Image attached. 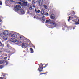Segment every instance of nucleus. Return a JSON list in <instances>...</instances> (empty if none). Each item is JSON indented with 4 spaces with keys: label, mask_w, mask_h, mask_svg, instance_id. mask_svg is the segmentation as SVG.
Segmentation results:
<instances>
[{
    "label": "nucleus",
    "mask_w": 79,
    "mask_h": 79,
    "mask_svg": "<svg viewBox=\"0 0 79 79\" xmlns=\"http://www.w3.org/2000/svg\"><path fill=\"white\" fill-rule=\"evenodd\" d=\"M5 63V61L3 60H0V64H4Z\"/></svg>",
    "instance_id": "nucleus-17"
},
{
    "label": "nucleus",
    "mask_w": 79,
    "mask_h": 79,
    "mask_svg": "<svg viewBox=\"0 0 79 79\" xmlns=\"http://www.w3.org/2000/svg\"><path fill=\"white\" fill-rule=\"evenodd\" d=\"M43 6L44 7L45 9H47V5L45 4L43 5Z\"/></svg>",
    "instance_id": "nucleus-24"
},
{
    "label": "nucleus",
    "mask_w": 79,
    "mask_h": 79,
    "mask_svg": "<svg viewBox=\"0 0 79 79\" xmlns=\"http://www.w3.org/2000/svg\"><path fill=\"white\" fill-rule=\"evenodd\" d=\"M7 47L9 49H10V50H14V48L11 47L10 44H7Z\"/></svg>",
    "instance_id": "nucleus-5"
},
{
    "label": "nucleus",
    "mask_w": 79,
    "mask_h": 79,
    "mask_svg": "<svg viewBox=\"0 0 79 79\" xmlns=\"http://www.w3.org/2000/svg\"><path fill=\"white\" fill-rule=\"evenodd\" d=\"M33 8H35V6H34V5H33Z\"/></svg>",
    "instance_id": "nucleus-38"
},
{
    "label": "nucleus",
    "mask_w": 79,
    "mask_h": 79,
    "mask_svg": "<svg viewBox=\"0 0 79 79\" xmlns=\"http://www.w3.org/2000/svg\"><path fill=\"white\" fill-rule=\"evenodd\" d=\"M47 73V72H46V73H40V75H42V74H46Z\"/></svg>",
    "instance_id": "nucleus-23"
},
{
    "label": "nucleus",
    "mask_w": 79,
    "mask_h": 79,
    "mask_svg": "<svg viewBox=\"0 0 79 79\" xmlns=\"http://www.w3.org/2000/svg\"><path fill=\"white\" fill-rule=\"evenodd\" d=\"M20 12H21V14H24V11L23 9H20L19 10Z\"/></svg>",
    "instance_id": "nucleus-14"
},
{
    "label": "nucleus",
    "mask_w": 79,
    "mask_h": 79,
    "mask_svg": "<svg viewBox=\"0 0 79 79\" xmlns=\"http://www.w3.org/2000/svg\"><path fill=\"white\" fill-rule=\"evenodd\" d=\"M34 18H35V16H34Z\"/></svg>",
    "instance_id": "nucleus-43"
},
{
    "label": "nucleus",
    "mask_w": 79,
    "mask_h": 79,
    "mask_svg": "<svg viewBox=\"0 0 79 79\" xmlns=\"http://www.w3.org/2000/svg\"><path fill=\"white\" fill-rule=\"evenodd\" d=\"M11 37L14 38V39H17L18 38V35L16 33L13 34L11 35Z\"/></svg>",
    "instance_id": "nucleus-4"
},
{
    "label": "nucleus",
    "mask_w": 79,
    "mask_h": 79,
    "mask_svg": "<svg viewBox=\"0 0 79 79\" xmlns=\"http://www.w3.org/2000/svg\"><path fill=\"white\" fill-rule=\"evenodd\" d=\"M39 67H40V68H43V64L42 63H41L39 65Z\"/></svg>",
    "instance_id": "nucleus-21"
},
{
    "label": "nucleus",
    "mask_w": 79,
    "mask_h": 79,
    "mask_svg": "<svg viewBox=\"0 0 79 79\" xmlns=\"http://www.w3.org/2000/svg\"><path fill=\"white\" fill-rule=\"evenodd\" d=\"M47 66H48V64H46L44 67H39L38 69V71H39L40 72H41L43 69V68H46V67H47Z\"/></svg>",
    "instance_id": "nucleus-2"
},
{
    "label": "nucleus",
    "mask_w": 79,
    "mask_h": 79,
    "mask_svg": "<svg viewBox=\"0 0 79 79\" xmlns=\"http://www.w3.org/2000/svg\"><path fill=\"white\" fill-rule=\"evenodd\" d=\"M3 68V65H0V68L2 69Z\"/></svg>",
    "instance_id": "nucleus-27"
},
{
    "label": "nucleus",
    "mask_w": 79,
    "mask_h": 79,
    "mask_svg": "<svg viewBox=\"0 0 79 79\" xmlns=\"http://www.w3.org/2000/svg\"><path fill=\"white\" fill-rule=\"evenodd\" d=\"M75 29V28L74 27L73 29Z\"/></svg>",
    "instance_id": "nucleus-45"
},
{
    "label": "nucleus",
    "mask_w": 79,
    "mask_h": 79,
    "mask_svg": "<svg viewBox=\"0 0 79 79\" xmlns=\"http://www.w3.org/2000/svg\"><path fill=\"white\" fill-rule=\"evenodd\" d=\"M30 51L31 52V53H32L34 52V51H33V49H32V48H30Z\"/></svg>",
    "instance_id": "nucleus-22"
},
{
    "label": "nucleus",
    "mask_w": 79,
    "mask_h": 79,
    "mask_svg": "<svg viewBox=\"0 0 79 79\" xmlns=\"http://www.w3.org/2000/svg\"><path fill=\"white\" fill-rule=\"evenodd\" d=\"M75 24H79V22H75Z\"/></svg>",
    "instance_id": "nucleus-29"
},
{
    "label": "nucleus",
    "mask_w": 79,
    "mask_h": 79,
    "mask_svg": "<svg viewBox=\"0 0 79 79\" xmlns=\"http://www.w3.org/2000/svg\"><path fill=\"white\" fill-rule=\"evenodd\" d=\"M21 8V5H16L15 6L14 8V10L15 11H18L19 10H20Z\"/></svg>",
    "instance_id": "nucleus-1"
},
{
    "label": "nucleus",
    "mask_w": 79,
    "mask_h": 79,
    "mask_svg": "<svg viewBox=\"0 0 79 79\" xmlns=\"http://www.w3.org/2000/svg\"><path fill=\"white\" fill-rule=\"evenodd\" d=\"M11 41L12 42H16V38H11Z\"/></svg>",
    "instance_id": "nucleus-10"
},
{
    "label": "nucleus",
    "mask_w": 79,
    "mask_h": 79,
    "mask_svg": "<svg viewBox=\"0 0 79 79\" xmlns=\"http://www.w3.org/2000/svg\"><path fill=\"white\" fill-rule=\"evenodd\" d=\"M51 21V20L50 19H49L48 20H46V21L45 22L46 23H50Z\"/></svg>",
    "instance_id": "nucleus-18"
},
{
    "label": "nucleus",
    "mask_w": 79,
    "mask_h": 79,
    "mask_svg": "<svg viewBox=\"0 0 79 79\" xmlns=\"http://www.w3.org/2000/svg\"><path fill=\"white\" fill-rule=\"evenodd\" d=\"M38 3L40 6H42L43 5V0H39Z\"/></svg>",
    "instance_id": "nucleus-7"
},
{
    "label": "nucleus",
    "mask_w": 79,
    "mask_h": 79,
    "mask_svg": "<svg viewBox=\"0 0 79 79\" xmlns=\"http://www.w3.org/2000/svg\"><path fill=\"white\" fill-rule=\"evenodd\" d=\"M28 3L27 2H23L21 4V6L22 7H24L25 6H27V4Z\"/></svg>",
    "instance_id": "nucleus-3"
},
{
    "label": "nucleus",
    "mask_w": 79,
    "mask_h": 79,
    "mask_svg": "<svg viewBox=\"0 0 79 79\" xmlns=\"http://www.w3.org/2000/svg\"><path fill=\"white\" fill-rule=\"evenodd\" d=\"M9 58H10V56L9 57Z\"/></svg>",
    "instance_id": "nucleus-48"
},
{
    "label": "nucleus",
    "mask_w": 79,
    "mask_h": 79,
    "mask_svg": "<svg viewBox=\"0 0 79 79\" xmlns=\"http://www.w3.org/2000/svg\"><path fill=\"white\" fill-rule=\"evenodd\" d=\"M18 35H19V39H23L24 38V37L22 35H21L19 34Z\"/></svg>",
    "instance_id": "nucleus-12"
},
{
    "label": "nucleus",
    "mask_w": 79,
    "mask_h": 79,
    "mask_svg": "<svg viewBox=\"0 0 79 79\" xmlns=\"http://www.w3.org/2000/svg\"><path fill=\"white\" fill-rule=\"evenodd\" d=\"M6 56H7V54H6Z\"/></svg>",
    "instance_id": "nucleus-47"
},
{
    "label": "nucleus",
    "mask_w": 79,
    "mask_h": 79,
    "mask_svg": "<svg viewBox=\"0 0 79 79\" xmlns=\"http://www.w3.org/2000/svg\"><path fill=\"white\" fill-rule=\"evenodd\" d=\"M6 76H7V75L6 74H3V76L4 77H2V78H3V79H6Z\"/></svg>",
    "instance_id": "nucleus-16"
},
{
    "label": "nucleus",
    "mask_w": 79,
    "mask_h": 79,
    "mask_svg": "<svg viewBox=\"0 0 79 79\" xmlns=\"http://www.w3.org/2000/svg\"><path fill=\"white\" fill-rule=\"evenodd\" d=\"M8 38V36L6 35H5L3 36V39L5 40H7V39Z\"/></svg>",
    "instance_id": "nucleus-15"
},
{
    "label": "nucleus",
    "mask_w": 79,
    "mask_h": 79,
    "mask_svg": "<svg viewBox=\"0 0 79 79\" xmlns=\"http://www.w3.org/2000/svg\"><path fill=\"white\" fill-rule=\"evenodd\" d=\"M66 26V23H65V25L64 26Z\"/></svg>",
    "instance_id": "nucleus-42"
},
{
    "label": "nucleus",
    "mask_w": 79,
    "mask_h": 79,
    "mask_svg": "<svg viewBox=\"0 0 79 79\" xmlns=\"http://www.w3.org/2000/svg\"><path fill=\"white\" fill-rule=\"evenodd\" d=\"M0 5H2V1H0Z\"/></svg>",
    "instance_id": "nucleus-30"
},
{
    "label": "nucleus",
    "mask_w": 79,
    "mask_h": 79,
    "mask_svg": "<svg viewBox=\"0 0 79 79\" xmlns=\"http://www.w3.org/2000/svg\"><path fill=\"white\" fill-rule=\"evenodd\" d=\"M78 22H79V20H78Z\"/></svg>",
    "instance_id": "nucleus-49"
},
{
    "label": "nucleus",
    "mask_w": 79,
    "mask_h": 79,
    "mask_svg": "<svg viewBox=\"0 0 79 79\" xmlns=\"http://www.w3.org/2000/svg\"><path fill=\"white\" fill-rule=\"evenodd\" d=\"M51 23L53 25L54 27H56V26H58L57 24L55 23V21H52L51 22Z\"/></svg>",
    "instance_id": "nucleus-6"
},
{
    "label": "nucleus",
    "mask_w": 79,
    "mask_h": 79,
    "mask_svg": "<svg viewBox=\"0 0 79 79\" xmlns=\"http://www.w3.org/2000/svg\"><path fill=\"white\" fill-rule=\"evenodd\" d=\"M23 52H24V53H25V52H26V51L25 50L23 51Z\"/></svg>",
    "instance_id": "nucleus-40"
},
{
    "label": "nucleus",
    "mask_w": 79,
    "mask_h": 79,
    "mask_svg": "<svg viewBox=\"0 0 79 79\" xmlns=\"http://www.w3.org/2000/svg\"><path fill=\"white\" fill-rule=\"evenodd\" d=\"M4 59L5 60H6L7 59V57H4Z\"/></svg>",
    "instance_id": "nucleus-36"
},
{
    "label": "nucleus",
    "mask_w": 79,
    "mask_h": 79,
    "mask_svg": "<svg viewBox=\"0 0 79 79\" xmlns=\"http://www.w3.org/2000/svg\"><path fill=\"white\" fill-rule=\"evenodd\" d=\"M42 21L43 23H44L45 22V16H43V17L42 18Z\"/></svg>",
    "instance_id": "nucleus-11"
},
{
    "label": "nucleus",
    "mask_w": 79,
    "mask_h": 79,
    "mask_svg": "<svg viewBox=\"0 0 79 79\" xmlns=\"http://www.w3.org/2000/svg\"><path fill=\"white\" fill-rule=\"evenodd\" d=\"M4 34L5 35H7L8 34V31H5Z\"/></svg>",
    "instance_id": "nucleus-13"
},
{
    "label": "nucleus",
    "mask_w": 79,
    "mask_h": 79,
    "mask_svg": "<svg viewBox=\"0 0 79 79\" xmlns=\"http://www.w3.org/2000/svg\"><path fill=\"white\" fill-rule=\"evenodd\" d=\"M42 14L43 15H48V13L47 12L45 14H44V12H43V13L42 12Z\"/></svg>",
    "instance_id": "nucleus-19"
},
{
    "label": "nucleus",
    "mask_w": 79,
    "mask_h": 79,
    "mask_svg": "<svg viewBox=\"0 0 79 79\" xmlns=\"http://www.w3.org/2000/svg\"><path fill=\"white\" fill-rule=\"evenodd\" d=\"M8 60H10V59H8Z\"/></svg>",
    "instance_id": "nucleus-46"
},
{
    "label": "nucleus",
    "mask_w": 79,
    "mask_h": 79,
    "mask_svg": "<svg viewBox=\"0 0 79 79\" xmlns=\"http://www.w3.org/2000/svg\"><path fill=\"white\" fill-rule=\"evenodd\" d=\"M2 45L3 44H2V42H1L0 41V46H2Z\"/></svg>",
    "instance_id": "nucleus-32"
},
{
    "label": "nucleus",
    "mask_w": 79,
    "mask_h": 79,
    "mask_svg": "<svg viewBox=\"0 0 79 79\" xmlns=\"http://www.w3.org/2000/svg\"><path fill=\"white\" fill-rule=\"evenodd\" d=\"M36 13H40V10H38L37 11V12Z\"/></svg>",
    "instance_id": "nucleus-34"
},
{
    "label": "nucleus",
    "mask_w": 79,
    "mask_h": 79,
    "mask_svg": "<svg viewBox=\"0 0 79 79\" xmlns=\"http://www.w3.org/2000/svg\"><path fill=\"white\" fill-rule=\"evenodd\" d=\"M6 52H7V53H11V51H10L8 49H7L6 50Z\"/></svg>",
    "instance_id": "nucleus-20"
},
{
    "label": "nucleus",
    "mask_w": 79,
    "mask_h": 79,
    "mask_svg": "<svg viewBox=\"0 0 79 79\" xmlns=\"http://www.w3.org/2000/svg\"><path fill=\"white\" fill-rule=\"evenodd\" d=\"M2 74L3 76V75H5L6 74H5L4 73H2Z\"/></svg>",
    "instance_id": "nucleus-35"
},
{
    "label": "nucleus",
    "mask_w": 79,
    "mask_h": 79,
    "mask_svg": "<svg viewBox=\"0 0 79 79\" xmlns=\"http://www.w3.org/2000/svg\"><path fill=\"white\" fill-rule=\"evenodd\" d=\"M35 11L36 13H37V9H35Z\"/></svg>",
    "instance_id": "nucleus-37"
},
{
    "label": "nucleus",
    "mask_w": 79,
    "mask_h": 79,
    "mask_svg": "<svg viewBox=\"0 0 79 79\" xmlns=\"http://www.w3.org/2000/svg\"><path fill=\"white\" fill-rule=\"evenodd\" d=\"M6 64H8V63L7 62L6 63Z\"/></svg>",
    "instance_id": "nucleus-44"
},
{
    "label": "nucleus",
    "mask_w": 79,
    "mask_h": 79,
    "mask_svg": "<svg viewBox=\"0 0 79 79\" xmlns=\"http://www.w3.org/2000/svg\"><path fill=\"white\" fill-rule=\"evenodd\" d=\"M50 18L52 19H54L55 18V15L53 14H52L50 16Z\"/></svg>",
    "instance_id": "nucleus-9"
},
{
    "label": "nucleus",
    "mask_w": 79,
    "mask_h": 79,
    "mask_svg": "<svg viewBox=\"0 0 79 79\" xmlns=\"http://www.w3.org/2000/svg\"><path fill=\"white\" fill-rule=\"evenodd\" d=\"M0 79H3V78H2V77H0Z\"/></svg>",
    "instance_id": "nucleus-39"
},
{
    "label": "nucleus",
    "mask_w": 79,
    "mask_h": 79,
    "mask_svg": "<svg viewBox=\"0 0 79 79\" xmlns=\"http://www.w3.org/2000/svg\"><path fill=\"white\" fill-rule=\"evenodd\" d=\"M29 9L31 11H32V6H30Z\"/></svg>",
    "instance_id": "nucleus-25"
},
{
    "label": "nucleus",
    "mask_w": 79,
    "mask_h": 79,
    "mask_svg": "<svg viewBox=\"0 0 79 79\" xmlns=\"http://www.w3.org/2000/svg\"><path fill=\"white\" fill-rule=\"evenodd\" d=\"M18 4H20V5H21V4H22V3H21V2H18Z\"/></svg>",
    "instance_id": "nucleus-28"
},
{
    "label": "nucleus",
    "mask_w": 79,
    "mask_h": 79,
    "mask_svg": "<svg viewBox=\"0 0 79 79\" xmlns=\"http://www.w3.org/2000/svg\"><path fill=\"white\" fill-rule=\"evenodd\" d=\"M20 2H25V1H23V0H20Z\"/></svg>",
    "instance_id": "nucleus-33"
},
{
    "label": "nucleus",
    "mask_w": 79,
    "mask_h": 79,
    "mask_svg": "<svg viewBox=\"0 0 79 79\" xmlns=\"http://www.w3.org/2000/svg\"><path fill=\"white\" fill-rule=\"evenodd\" d=\"M35 4V2H34V0H33L32 2V4Z\"/></svg>",
    "instance_id": "nucleus-31"
},
{
    "label": "nucleus",
    "mask_w": 79,
    "mask_h": 79,
    "mask_svg": "<svg viewBox=\"0 0 79 79\" xmlns=\"http://www.w3.org/2000/svg\"><path fill=\"white\" fill-rule=\"evenodd\" d=\"M70 18H71V16L69 17V19H68V21H69V20H71V19H70Z\"/></svg>",
    "instance_id": "nucleus-26"
},
{
    "label": "nucleus",
    "mask_w": 79,
    "mask_h": 79,
    "mask_svg": "<svg viewBox=\"0 0 79 79\" xmlns=\"http://www.w3.org/2000/svg\"><path fill=\"white\" fill-rule=\"evenodd\" d=\"M22 48H25L27 47V44H26L22 43Z\"/></svg>",
    "instance_id": "nucleus-8"
},
{
    "label": "nucleus",
    "mask_w": 79,
    "mask_h": 79,
    "mask_svg": "<svg viewBox=\"0 0 79 79\" xmlns=\"http://www.w3.org/2000/svg\"><path fill=\"white\" fill-rule=\"evenodd\" d=\"M2 21V20H1V19H0V22H1Z\"/></svg>",
    "instance_id": "nucleus-41"
}]
</instances>
